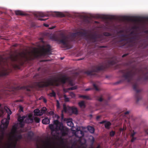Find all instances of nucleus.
<instances>
[{"instance_id": "nucleus-19", "label": "nucleus", "mask_w": 148, "mask_h": 148, "mask_svg": "<svg viewBox=\"0 0 148 148\" xmlns=\"http://www.w3.org/2000/svg\"><path fill=\"white\" fill-rule=\"evenodd\" d=\"M55 17H62L65 16V15L62 13L60 12H56L53 14Z\"/></svg>"}, {"instance_id": "nucleus-13", "label": "nucleus", "mask_w": 148, "mask_h": 148, "mask_svg": "<svg viewBox=\"0 0 148 148\" xmlns=\"http://www.w3.org/2000/svg\"><path fill=\"white\" fill-rule=\"evenodd\" d=\"M87 32L86 30H83L82 32H79L76 33H72L71 36L73 38H75L77 34H79L81 36H87Z\"/></svg>"}, {"instance_id": "nucleus-57", "label": "nucleus", "mask_w": 148, "mask_h": 148, "mask_svg": "<svg viewBox=\"0 0 148 148\" xmlns=\"http://www.w3.org/2000/svg\"><path fill=\"white\" fill-rule=\"evenodd\" d=\"M101 117V116H98L96 117L97 120H98Z\"/></svg>"}, {"instance_id": "nucleus-1", "label": "nucleus", "mask_w": 148, "mask_h": 148, "mask_svg": "<svg viewBox=\"0 0 148 148\" xmlns=\"http://www.w3.org/2000/svg\"><path fill=\"white\" fill-rule=\"evenodd\" d=\"M122 73V77L124 80L130 82L136 79V82L133 85L134 90L136 92L135 98L136 102L142 99L140 92L142 89L139 88L138 83L143 84L148 79V69L147 68L136 69L133 66L131 69H127L120 71Z\"/></svg>"}, {"instance_id": "nucleus-54", "label": "nucleus", "mask_w": 148, "mask_h": 148, "mask_svg": "<svg viewBox=\"0 0 148 148\" xmlns=\"http://www.w3.org/2000/svg\"><path fill=\"white\" fill-rule=\"evenodd\" d=\"M129 112L127 111L124 113V114L125 115L128 114H129Z\"/></svg>"}, {"instance_id": "nucleus-48", "label": "nucleus", "mask_w": 148, "mask_h": 148, "mask_svg": "<svg viewBox=\"0 0 148 148\" xmlns=\"http://www.w3.org/2000/svg\"><path fill=\"white\" fill-rule=\"evenodd\" d=\"M3 138V136H0V143H1V141Z\"/></svg>"}, {"instance_id": "nucleus-38", "label": "nucleus", "mask_w": 148, "mask_h": 148, "mask_svg": "<svg viewBox=\"0 0 148 148\" xmlns=\"http://www.w3.org/2000/svg\"><path fill=\"white\" fill-rule=\"evenodd\" d=\"M103 35L106 36H111V34L108 32H105L103 33Z\"/></svg>"}, {"instance_id": "nucleus-58", "label": "nucleus", "mask_w": 148, "mask_h": 148, "mask_svg": "<svg viewBox=\"0 0 148 148\" xmlns=\"http://www.w3.org/2000/svg\"><path fill=\"white\" fill-rule=\"evenodd\" d=\"M46 27H49V25L48 24H45V23H44L43 24Z\"/></svg>"}, {"instance_id": "nucleus-63", "label": "nucleus", "mask_w": 148, "mask_h": 148, "mask_svg": "<svg viewBox=\"0 0 148 148\" xmlns=\"http://www.w3.org/2000/svg\"><path fill=\"white\" fill-rule=\"evenodd\" d=\"M59 118H60V116H57V119H59Z\"/></svg>"}, {"instance_id": "nucleus-39", "label": "nucleus", "mask_w": 148, "mask_h": 148, "mask_svg": "<svg viewBox=\"0 0 148 148\" xmlns=\"http://www.w3.org/2000/svg\"><path fill=\"white\" fill-rule=\"evenodd\" d=\"M115 134V132L114 131H111V132H110V136H114V135Z\"/></svg>"}, {"instance_id": "nucleus-10", "label": "nucleus", "mask_w": 148, "mask_h": 148, "mask_svg": "<svg viewBox=\"0 0 148 148\" xmlns=\"http://www.w3.org/2000/svg\"><path fill=\"white\" fill-rule=\"evenodd\" d=\"M60 81L63 84H65L67 82L71 86H73L74 85L72 79L69 77H63L60 79Z\"/></svg>"}, {"instance_id": "nucleus-14", "label": "nucleus", "mask_w": 148, "mask_h": 148, "mask_svg": "<svg viewBox=\"0 0 148 148\" xmlns=\"http://www.w3.org/2000/svg\"><path fill=\"white\" fill-rule=\"evenodd\" d=\"M58 129L61 131L62 136H65L67 134L68 129L66 128L63 125L61 127H59Z\"/></svg>"}, {"instance_id": "nucleus-15", "label": "nucleus", "mask_w": 148, "mask_h": 148, "mask_svg": "<svg viewBox=\"0 0 148 148\" xmlns=\"http://www.w3.org/2000/svg\"><path fill=\"white\" fill-rule=\"evenodd\" d=\"M34 136V133L32 131L29 132L27 134V141L30 142L34 140L33 136Z\"/></svg>"}, {"instance_id": "nucleus-29", "label": "nucleus", "mask_w": 148, "mask_h": 148, "mask_svg": "<svg viewBox=\"0 0 148 148\" xmlns=\"http://www.w3.org/2000/svg\"><path fill=\"white\" fill-rule=\"evenodd\" d=\"M8 73L5 71H2L0 72V77L7 75Z\"/></svg>"}, {"instance_id": "nucleus-28", "label": "nucleus", "mask_w": 148, "mask_h": 148, "mask_svg": "<svg viewBox=\"0 0 148 148\" xmlns=\"http://www.w3.org/2000/svg\"><path fill=\"white\" fill-rule=\"evenodd\" d=\"M78 105L81 108H82L83 107L85 108V107L84 102L83 101L79 102L78 103Z\"/></svg>"}, {"instance_id": "nucleus-51", "label": "nucleus", "mask_w": 148, "mask_h": 148, "mask_svg": "<svg viewBox=\"0 0 148 148\" xmlns=\"http://www.w3.org/2000/svg\"><path fill=\"white\" fill-rule=\"evenodd\" d=\"M49 114L51 115H54V113L53 111H50L49 112Z\"/></svg>"}, {"instance_id": "nucleus-22", "label": "nucleus", "mask_w": 148, "mask_h": 148, "mask_svg": "<svg viewBox=\"0 0 148 148\" xmlns=\"http://www.w3.org/2000/svg\"><path fill=\"white\" fill-rule=\"evenodd\" d=\"M137 39V37L136 36H134L132 37L128 38L127 40H128L130 42H133L134 41L136 40Z\"/></svg>"}, {"instance_id": "nucleus-44", "label": "nucleus", "mask_w": 148, "mask_h": 148, "mask_svg": "<svg viewBox=\"0 0 148 148\" xmlns=\"http://www.w3.org/2000/svg\"><path fill=\"white\" fill-rule=\"evenodd\" d=\"M63 110L65 112L67 111V108L64 104L63 105Z\"/></svg>"}, {"instance_id": "nucleus-35", "label": "nucleus", "mask_w": 148, "mask_h": 148, "mask_svg": "<svg viewBox=\"0 0 148 148\" xmlns=\"http://www.w3.org/2000/svg\"><path fill=\"white\" fill-rule=\"evenodd\" d=\"M49 95L51 97H55L56 94L53 90H52V92L49 94Z\"/></svg>"}, {"instance_id": "nucleus-59", "label": "nucleus", "mask_w": 148, "mask_h": 148, "mask_svg": "<svg viewBox=\"0 0 148 148\" xmlns=\"http://www.w3.org/2000/svg\"><path fill=\"white\" fill-rule=\"evenodd\" d=\"M91 89L90 88H86L85 89V90L86 91H89Z\"/></svg>"}, {"instance_id": "nucleus-61", "label": "nucleus", "mask_w": 148, "mask_h": 148, "mask_svg": "<svg viewBox=\"0 0 148 148\" xmlns=\"http://www.w3.org/2000/svg\"><path fill=\"white\" fill-rule=\"evenodd\" d=\"M59 106V103L58 102V104H57V107H58Z\"/></svg>"}, {"instance_id": "nucleus-62", "label": "nucleus", "mask_w": 148, "mask_h": 148, "mask_svg": "<svg viewBox=\"0 0 148 148\" xmlns=\"http://www.w3.org/2000/svg\"><path fill=\"white\" fill-rule=\"evenodd\" d=\"M84 143H81V145H84Z\"/></svg>"}, {"instance_id": "nucleus-24", "label": "nucleus", "mask_w": 148, "mask_h": 148, "mask_svg": "<svg viewBox=\"0 0 148 148\" xmlns=\"http://www.w3.org/2000/svg\"><path fill=\"white\" fill-rule=\"evenodd\" d=\"M71 109L73 113L75 114H78V110L76 108L73 107H71Z\"/></svg>"}, {"instance_id": "nucleus-11", "label": "nucleus", "mask_w": 148, "mask_h": 148, "mask_svg": "<svg viewBox=\"0 0 148 148\" xmlns=\"http://www.w3.org/2000/svg\"><path fill=\"white\" fill-rule=\"evenodd\" d=\"M90 40L93 42H96L97 39L99 38V36L96 34H90L88 35Z\"/></svg>"}, {"instance_id": "nucleus-40", "label": "nucleus", "mask_w": 148, "mask_h": 148, "mask_svg": "<svg viewBox=\"0 0 148 148\" xmlns=\"http://www.w3.org/2000/svg\"><path fill=\"white\" fill-rule=\"evenodd\" d=\"M70 96H71L72 98H74L75 97V94L73 92H71L70 93Z\"/></svg>"}, {"instance_id": "nucleus-36", "label": "nucleus", "mask_w": 148, "mask_h": 148, "mask_svg": "<svg viewBox=\"0 0 148 148\" xmlns=\"http://www.w3.org/2000/svg\"><path fill=\"white\" fill-rule=\"evenodd\" d=\"M63 97L64 98V101L65 102H69V98L67 97L66 96V95H64L63 96Z\"/></svg>"}, {"instance_id": "nucleus-2", "label": "nucleus", "mask_w": 148, "mask_h": 148, "mask_svg": "<svg viewBox=\"0 0 148 148\" xmlns=\"http://www.w3.org/2000/svg\"><path fill=\"white\" fill-rule=\"evenodd\" d=\"M39 56V53L38 51H34L32 53L29 52L28 56L26 53L23 52L18 55H11L10 57V60L12 62H16L17 63H20L21 61L22 58H24L27 60H32L35 58H38Z\"/></svg>"}, {"instance_id": "nucleus-60", "label": "nucleus", "mask_w": 148, "mask_h": 148, "mask_svg": "<svg viewBox=\"0 0 148 148\" xmlns=\"http://www.w3.org/2000/svg\"><path fill=\"white\" fill-rule=\"evenodd\" d=\"M105 47L104 46H101L100 47H101V48H104V47Z\"/></svg>"}, {"instance_id": "nucleus-3", "label": "nucleus", "mask_w": 148, "mask_h": 148, "mask_svg": "<svg viewBox=\"0 0 148 148\" xmlns=\"http://www.w3.org/2000/svg\"><path fill=\"white\" fill-rule=\"evenodd\" d=\"M116 62V60L115 58H114L108 61L107 64L92 66L91 67V70H87L85 72V73L88 75H93L94 73L98 72L100 71L104 70L106 68L109 67L110 65H113Z\"/></svg>"}, {"instance_id": "nucleus-8", "label": "nucleus", "mask_w": 148, "mask_h": 148, "mask_svg": "<svg viewBox=\"0 0 148 148\" xmlns=\"http://www.w3.org/2000/svg\"><path fill=\"white\" fill-rule=\"evenodd\" d=\"M45 48L43 46L42 48L40 51L41 54L42 56H45L46 55H50L51 53V47L49 45H47Z\"/></svg>"}, {"instance_id": "nucleus-45", "label": "nucleus", "mask_w": 148, "mask_h": 148, "mask_svg": "<svg viewBox=\"0 0 148 148\" xmlns=\"http://www.w3.org/2000/svg\"><path fill=\"white\" fill-rule=\"evenodd\" d=\"M132 137V138L131 140V141L132 142H133L134 140H136V138H135V137H134V136L133 137Z\"/></svg>"}, {"instance_id": "nucleus-49", "label": "nucleus", "mask_w": 148, "mask_h": 148, "mask_svg": "<svg viewBox=\"0 0 148 148\" xmlns=\"http://www.w3.org/2000/svg\"><path fill=\"white\" fill-rule=\"evenodd\" d=\"M22 101V100L21 99L20 100H17L15 101V102H21Z\"/></svg>"}, {"instance_id": "nucleus-20", "label": "nucleus", "mask_w": 148, "mask_h": 148, "mask_svg": "<svg viewBox=\"0 0 148 148\" xmlns=\"http://www.w3.org/2000/svg\"><path fill=\"white\" fill-rule=\"evenodd\" d=\"M34 112V114L35 116H41L42 115V112H40V111L38 109H36L35 110Z\"/></svg>"}, {"instance_id": "nucleus-55", "label": "nucleus", "mask_w": 148, "mask_h": 148, "mask_svg": "<svg viewBox=\"0 0 148 148\" xmlns=\"http://www.w3.org/2000/svg\"><path fill=\"white\" fill-rule=\"evenodd\" d=\"M61 117L62 120H65V119H64V115L63 114H62Z\"/></svg>"}, {"instance_id": "nucleus-18", "label": "nucleus", "mask_w": 148, "mask_h": 148, "mask_svg": "<svg viewBox=\"0 0 148 148\" xmlns=\"http://www.w3.org/2000/svg\"><path fill=\"white\" fill-rule=\"evenodd\" d=\"M33 119L32 117V115L29 114L28 117L24 121V122L27 123H32L33 122Z\"/></svg>"}, {"instance_id": "nucleus-25", "label": "nucleus", "mask_w": 148, "mask_h": 148, "mask_svg": "<svg viewBox=\"0 0 148 148\" xmlns=\"http://www.w3.org/2000/svg\"><path fill=\"white\" fill-rule=\"evenodd\" d=\"M15 14L17 15H25V14L23 12L20 10H16L15 12Z\"/></svg>"}, {"instance_id": "nucleus-46", "label": "nucleus", "mask_w": 148, "mask_h": 148, "mask_svg": "<svg viewBox=\"0 0 148 148\" xmlns=\"http://www.w3.org/2000/svg\"><path fill=\"white\" fill-rule=\"evenodd\" d=\"M136 133L134 131H133V132L132 133V134L131 135V137H134V136L135 134Z\"/></svg>"}, {"instance_id": "nucleus-32", "label": "nucleus", "mask_w": 148, "mask_h": 148, "mask_svg": "<svg viewBox=\"0 0 148 148\" xmlns=\"http://www.w3.org/2000/svg\"><path fill=\"white\" fill-rule=\"evenodd\" d=\"M79 97L82 98L84 99H90V97L87 95H80L79 96Z\"/></svg>"}, {"instance_id": "nucleus-52", "label": "nucleus", "mask_w": 148, "mask_h": 148, "mask_svg": "<svg viewBox=\"0 0 148 148\" xmlns=\"http://www.w3.org/2000/svg\"><path fill=\"white\" fill-rule=\"evenodd\" d=\"M106 123V121H102L100 122V123L101 124H103V123Z\"/></svg>"}, {"instance_id": "nucleus-43", "label": "nucleus", "mask_w": 148, "mask_h": 148, "mask_svg": "<svg viewBox=\"0 0 148 148\" xmlns=\"http://www.w3.org/2000/svg\"><path fill=\"white\" fill-rule=\"evenodd\" d=\"M49 127L51 130H52L54 129L53 125L52 124H49Z\"/></svg>"}, {"instance_id": "nucleus-7", "label": "nucleus", "mask_w": 148, "mask_h": 148, "mask_svg": "<svg viewBox=\"0 0 148 148\" xmlns=\"http://www.w3.org/2000/svg\"><path fill=\"white\" fill-rule=\"evenodd\" d=\"M8 111L6 110L7 112V118L8 120L6 119H4L2 120L1 121V126L3 129H5L7 128L9 124V120L10 119V115L12 114V112L10 110L8 109Z\"/></svg>"}, {"instance_id": "nucleus-17", "label": "nucleus", "mask_w": 148, "mask_h": 148, "mask_svg": "<svg viewBox=\"0 0 148 148\" xmlns=\"http://www.w3.org/2000/svg\"><path fill=\"white\" fill-rule=\"evenodd\" d=\"M25 118V116H24L22 117L19 116L18 118V121L19 123V124L22 127H23L24 125V124L23 123V121Z\"/></svg>"}, {"instance_id": "nucleus-56", "label": "nucleus", "mask_w": 148, "mask_h": 148, "mask_svg": "<svg viewBox=\"0 0 148 148\" xmlns=\"http://www.w3.org/2000/svg\"><path fill=\"white\" fill-rule=\"evenodd\" d=\"M47 19V18L46 19H43V18H40V19H39L38 20H39L41 21H44L46 20Z\"/></svg>"}, {"instance_id": "nucleus-64", "label": "nucleus", "mask_w": 148, "mask_h": 148, "mask_svg": "<svg viewBox=\"0 0 148 148\" xmlns=\"http://www.w3.org/2000/svg\"><path fill=\"white\" fill-rule=\"evenodd\" d=\"M95 23H98V22L97 21H95Z\"/></svg>"}, {"instance_id": "nucleus-30", "label": "nucleus", "mask_w": 148, "mask_h": 148, "mask_svg": "<svg viewBox=\"0 0 148 148\" xmlns=\"http://www.w3.org/2000/svg\"><path fill=\"white\" fill-rule=\"evenodd\" d=\"M77 87L76 86H73L72 87L69 88H67L66 90H64V91L65 92H67L68 91V90H74L77 88Z\"/></svg>"}, {"instance_id": "nucleus-26", "label": "nucleus", "mask_w": 148, "mask_h": 148, "mask_svg": "<svg viewBox=\"0 0 148 148\" xmlns=\"http://www.w3.org/2000/svg\"><path fill=\"white\" fill-rule=\"evenodd\" d=\"M88 130L91 133H93L95 131L94 128L90 126H88L87 127Z\"/></svg>"}, {"instance_id": "nucleus-42", "label": "nucleus", "mask_w": 148, "mask_h": 148, "mask_svg": "<svg viewBox=\"0 0 148 148\" xmlns=\"http://www.w3.org/2000/svg\"><path fill=\"white\" fill-rule=\"evenodd\" d=\"M3 109H0V117L3 116Z\"/></svg>"}, {"instance_id": "nucleus-50", "label": "nucleus", "mask_w": 148, "mask_h": 148, "mask_svg": "<svg viewBox=\"0 0 148 148\" xmlns=\"http://www.w3.org/2000/svg\"><path fill=\"white\" fill-rule=\"evenodd\" d=\"M129 54L128 53H125L124 55H123L122 56V58H124L126 56H127V55H128Z\"/></svg>"}, {"instance_id": "nucleus-37", "label": "nucleus", "mask_w": 148, "mask_h": 148, "mask_svg": "<svg viewBox=\"0 0 148 148\" xmlns=\"http://www.w3.org/2000/svg\"><path fill=\"white\" fill-rule=\"evenodd\" d=\"M34 120L36 123H39L40 121V119L36 117L34 118Z\"/></svg>"}, {"instance_id": "nucleus-9", "label": "nucleus", "mask_w": 148, "mask_h": 148, "mask_svg": "<svg viewBox=\"0 0 148 148\" xmlns=\"http://www.w3.org/2000/svg\"><path fill=\"white\" fill-rule=\"evenodd\" d=\"M95 17L98 18H102L105 19H109V20H116L117 19V17L112 15H97L95 16Z\"/></svg>"}, {"instance_id": "nucleus-27", "label": "nucleus", "mask_w": 148, "mask_h": 148, "mask_svg": "<svg viewBox=\"0 0 148 148\" xmlns=\"http://www.w3.org/2000/svg\"><path fill=\"white\" fill-rule=\"evenodd\" d=\"M111 123L109 121L107 122L105 124V127L107 129H109L111 125Z\"/></svg>"}, {"instance_id": "nucleus-53", "label": "nucleus", "mask_w": 148, "mask_h": 148, "mask_svg": "<svg viewBox=\"0 0 148 148\" xmlns=\"http://www.w3.org/2000/svg\"><path fill=\"white\" fill-rule=\"evenodd\" d=\"M43 102H45V103H46L47 102V100L45 98H43Z\"/></svg>"}, {"instance_id": "nucleus-33", "label": "nucleus", "mask_w": 148, "mask_h": 148, "mask_svg": "<svg viewBox=\"0 0 148 148\" xmlns=\"http://www.w3.org/2000/svg\"><path fill=\"white\" fill-rule=\"evenodd\" d=\"M67 124L68 125L71 127H73V124L72 122L71 121H67Z\"/></svg>"}, {"instance_id": "nucleus-16", "label": "nucleus", "mask_w": 148, "mask_h": 148, "mask_svg": "<svg viewBox=\"0 0 148 148\" xmlns=\"http://www.w3.org/2000/svg\"><path fill=\"white\" fill-rule=\"evenodd\" d=\"M34 15L36 17H44L45 16H48L49 14L47 13L43 12H38L34 14Z\"/></svg>"}, {"instance_id": "nucleus-12", "label": "nucleus", "mask_w": 148, "mask_h": 148, "mask_svg": "<svg viewBox=\"0 0 148 148\" xmlns=\"http://www.w3.org/2000/svg\"><path fill=\"white\" fill-rule=\"evenodd\" d=\"M120 19L123 21H131L134 22L139 21H140V18L138 19H132L130 17L127 16H123L121 17Z\"/></svg>"}, {"instance_id": "nucleus-4", "label": "nucleus", "mask_w": 148, "mask_h": 148, "mask_svg": "<svg viewBox=\"0 0 148 148\" xmlns=\"http://www.w3.org/2000/svg\"><path fill=\"white\" fill-rule=\"evenodd\" d=\"M60 85L59 79L55 78H48L46 81H41L37 83V86L39 88H42L47 87L49 86H58Z\"/></svg>"}, {"instance_id": "nucleus-23", "label": "nucleus", "mask_w": 148, "mask_h": 148, "mask_svg": "<svg viewBox=\"0 0 148 148\" xmlns=\"http://www.w3.org/2000/svg\"><path fill=\"white\" fill-rule=\"evenodd\" d=\"M42 123L44 124H49L50 122V120L47 117L42 119Z\"/></svg>"}, {"instance_id": "nucleus-5", "label": "nucleus", "mask_w": 148, "mask_h": 148, "mask_svg": "<svg viewBox=\"0 0 148 148\" xmlns=\"http://www.w3.org/2000/svg\"><path fill=\"white\" fill-rule=\"evenodd\" d=\"M53 40L59 42V43H62L64 46V47H68L69 42V37L68 36L65 35L63 33H60L58 36L53 37Z\"/></svg>"}, {"instance_id": "nucleus-21", "label": "nucleus", "mask_w": 148, "mask_h": 148, "mask_svg": "<svg viewBox=\"0 0 148 148\" xmlns=\"http://www.w3.org/2000/svg\"><path fill=\"white\" fill-rule=\"evenodd\" d=\"M54 123L55 125H56V126L57 128L58 129L59 127H60L62 125V124L60 123L58 120H55L54 121Z\"/></svg>"}, {"instance_id": "nucleus-6", "label": "nucleus", "mask_w": 148, "mask_h": 148, "mask_svg": "<svg viewBox=\"0 0 148 148\" xmlns=\"http://www.w3.org/2000/svg\"><path fill=\"white\" fill-rule=\"evenodd\" d=\"M6 87L7 89V90L10 91H12L14 92L20 89H25L28 91H31V87L30 86H23L21 87L18 86L16 87H14L11 86L10 84H8Z\"/></svg>"}, {"instance_id": "nucleus-47", "label": "nucleus", "mask_w": 148, "mask_h": 148, "mask_svg": "<svg viewBox=\"0 0 148 148\" xmlns=\"http://www.w3.org/2000/svg\"><path fill=\"white\" fill-rule=\"evenodd\" d=\"M19 110L21 112L23 111V108L21 106H19Z\"/></svg>"}, {"instance_id": "nucleus-41", "label": "nucleus", "mask_w": 148, "mask_h": 148, "mask_svg": "<svg viewBox=\"0 0 148 148\" xmlns=\"http://www.w3.org/2000/svg\"><path fill=\"white\" fill-rule=\"evenodd\" d=\"M93 86L94 88L95 89V90H99V89L97 86L95 85V84H93Z\"/></svg>"}, {"instance_id": "nucleus-31", "label": "nucleus", "mask_w": 148, "mask_h": 148, "mask_svg": "<svg viewBox=\"0 0 148 148\" xmlns=\"http://www.w3.org/2000/svg\"><path fill=\"white\" fill-rule=\"evenodd\" d=\"M96 99L97 100L100 102H101L103 100V96L101 95L99 96H97V97Z\"/></svg>"}, {"instance_id": "nucleus-34", "label": "nucleus", "mask_w": 148, "mask_h": 148, "mask_svg": "<svg viewBox=\"0 0 148 148\" xmlns=\"http://www.w3.org/2000/svg\"><path fill=\"white\" fill-rule=\"evenodd\" d=\"M47 110V108L45 107H43L42 108L41 110L40 111V112H42L43 114L46 112V111Z\"/></svg>"}]
</instances>
